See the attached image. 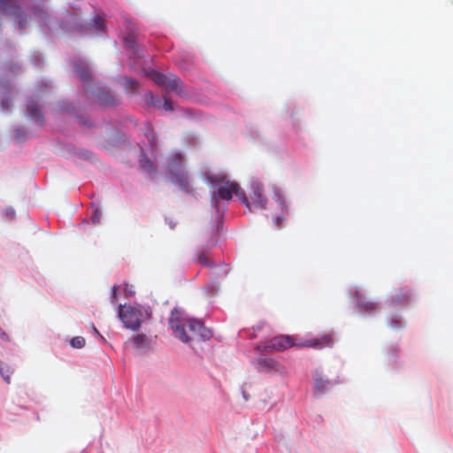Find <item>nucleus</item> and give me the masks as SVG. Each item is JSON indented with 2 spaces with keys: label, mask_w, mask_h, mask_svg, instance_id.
Wrapping results in <instances>:
<instances>
[{
  "label": "nucleus",
  "mask_w": 453,
  "mask_h": 453,
  "mask_svg": "<svg viewBox=\"0 0 453 453\" xmlns=\"http://www.w3.org/2000/svg\"><path fill=\"white\" fill-rule=\"evenodd\" d=\"M19 69H20V66L19 65L15 64L13 65H12L11 72H12L13 73H18Z\"/></svg>",
  "instance_id": "33"
},
{
  "label": "nucleus",
  "mask_w": 453,
  "mask_h": 453,
  "mask_svg": "<svg viewBox=\"0 0 453 453\" xmlns=\"http://www.w3.org/2000/svg\"><path fill=\"white\" fill-rule=\"evenodd\" d=\"M144 136L148 145L147 148L140 145V165L144 172L150 174L156 172L152 160L156 157V138L150 123L145 125Z\"/></svg>",
  "instance_id": "8"
},
{
  "label": "nucleus",
  "mask_w": 453,
  "mask_h": 453,
  "mask_svg": "<svg viewBox=\"0 0 453 453\" xmlns=\"http://www.w3.org/2000/svg\"><path fill=\"white\" fill-rule=\"evenodd\" d=\"M101 216H102L101 211L98 208H96L94 210L93 215L91 217V223L93 225L98 224L100 222Z\"/></svg>",
  "instance_id": "29"
},
{
  "label": "nucleus",
  "mask_w": 453,
  "mask_h": 453,
  "mask_svg": "<svg viewBox=\"0 0 453 453\" xmlns=\"http://www.w3.org/2000/svg\"><path fill=\"white\" fill-rule=\"evenodd\" d=\"M118 81L128 93H136L139 87V83L136 80L127 76L119 77Z\"/></svg>",
  "instance_id": "21"
},
{
  "label": "nucleus",
  "mask_w": 453,
  "mask_h": 453,
  "mask_svg": "<svg viewBox=\"0 0 453 453\" xmlns=\"http://www.w3.org/2000/svg\"><path fill=\"white\" fill-rule=\"evenodd\" d=\"M388 312H390V314L387 318V323L390 328L399 330L406 326V322L402 315L394 313V311H392L390 310H388Z\"/></svg>",
  "instance_id": "20"
},
{
  "label": "nucleus",
  "mask_w": 453,
  "mask_h": 453,
  "mask_svg": "<svg viewBox=\"0 0 453 453\" xmlns=\"http://www.w3.org/2000/svg\"><path fill=\"white\" fill-rule=\"evenodd\" d=\"M197 261L205 266H211L212 263L210 261V259L206 257L205 252H201L197 257Z\"/></svg>",
  "instance_id": "28"
},
{
  "label": "nucleus",
  "mask_w": 453,
  "mask_h": 453,
  "mask_svg": "<svg viewBox=\"0 0 453 453\" xmlns=\"http://www.w3.org/2000/svg\"><path fill=\"white\" fill-rule=\"evenodd\" d=\"M349 296L353 298L355 304V311L361 315L371 316L380 311V306L377 303L366 300L362 289L357 287H352L349 289Z\"/></svg>",
  "instance_id": "10"
},
{
  "label": "nucleus",
  "mask_w": 453,
  "mask_h": 453,
  "mask_svg": "<svg viewBox=\"0 0 453 453\" xmlns=\"http://www.w3.org/2000/svg\"><path fill=\"white\" fill-rule=\"evenodd\" d=\"M412 301V293L407 288H401L397 293L393 294L388 300L387 309L395 311L407 307Z\"/></svg>",
  "instance_id": "13"
},
{
  "label": "nucleus",
  "mask_w": 453,
  "mask_h": 453,
  "mask_svg": "<svg viewBox=\"0 0 453 453\" xmlns=\"http://www.w3.org/2000/svg\"><path fill=\"white\" fill-rule=\"evenodd\" d=\"M150 75L152 81L162 87L166 92H173L179 96L188 97L189 93L182 81L173 73L164 74L157 71H150Z\"/></svg>",
  "instance_id": "7"
},
{
  "label": "nucleus",
  "mask_w": 453,
  "mask_h": 453,
  "mask_svg": "<svg viewBox=\"0 0 453 453\" xmlns=\"http://www.w3.org/2000/svg\"><path fill=\"white\" fill-rule=\"evenodd\" d=\"M272 190L273 193V198L278 203L279 208L282 212V216H277L273 219V225L276 228L281 227V222L285 220L284 215L288 214V203L285 198L284 194L281 189L277 186L273 185L272 187Z\"/></svg>",
  "instance_id": "15"
},
{
  "label": "nucleus",
  "mask_w": 453,
  "mask_h": 453,
  "mask_svg": "<svg viewBox=\"0 0 453 453\" xmlns=\"http://www.w3.org/2000/svg\"><path fill=\"white\" fill-rule=\"evenodd\" d=\"M206 181L212 189L211 192V203L215 213L212 219L214 226L210 233V239L203 246L204 250L212 248L216 245L218 240L215 239V236L222 226L224 213L226 211L227 204L232 200L234 194L239 197L242 203H243L249 210H250L251 203L257 208L263 210L268 209V201L264 195L263 186L258 180H252L250 182V196L251 203L247 198L245 193L241 189L239 184L234 181H231L224 174H207Z\"/></svg>",
  "instance_id": "1"
},
{
  "label": "nucleus",
  "mask_w": 453,
  "mask_h": 453,
  "mask_svg": "<svg viewBox=\"0 0 453 453\" xmlns=\"http://www.w3.org/2000/svg\"><path fill=\"white\" fill-rule=\"evenodd\" d=\"M4 216L9 219H13L15 216V211L12 207H7L4 209Z\"/></svg>",
  "instance_id": "31"
},
{
  "label": "nucleus",
  "mask_w": 453,
  "mask_h": 453,
  "mask_svg": "<svg viewBox=\"0 0 453 453\" xmlns=\"http://www.w3.org/2000/svg\"><path fill=\"white\" fill-rule=\"evenodd\" d=\"M312 378H313V390L316 395L325 394L333 386L332 381L329 380L328 379H326L324 376L323 372L319 369H317L313 372Z\"/></svg>",
  "instance_id": "17"
},
{
  "label": "nucleus",
  "mask_w": 453,
  "mask_h": 453,
  "mask_svg": "<svg viewBox=\"0 0 453 453\" xmlns=\"http://www.w3.org/2000/svg\"><path fill=\"white\" fill-rule=\"evenodd\" d=\"M146 104L157 109H163L166 111H173V107L170 100L164 97L163 99L154 96L151 92H147L144 96Z\"/></svg>",
  "instance_id": "18"
},
{
  "label": "nucleus",
  "mask_w": 453,
  "mask_h": 453,
  "mask_svg": "<svg viewBox=\"0 0 453 453\" xmlns=\"http://www.w3.org/2000/svg\"><path fill=\"white\" fill-rule=\"evenodd\" d=\"M334 343V340L329 335H324L319 338H315L313 340H308L303 342L296 343L293 342V339L290 336L280 335L276 336L270 341L263 343H259L256 346V349L259 352L268 351V350H283L291 346H304V347H311L314 349H322L325 347L332 346Z\"/></svg>",
  "instance_id": "5"
},
{
  "label": "nucleus",
  "mask_w": 453,
  "mask_h": 453,
  "mask_svg": "<svg viewBox=\"0 0 453 453\" xmlns=\"http://www.w3.org/2000/svg\"><path fill=\"white\" fill-rule=\"evenodd\" d=\"M169 326L175 338L188 344L192 349L194 342L207 341L212 336L211 331L200 320L188 317L183 310L179 308L172 311Z\"/></svg>",
  "instance_id": "3"
},
{
  "label": "nucleus",
  "mask_w": 453,
  "mask_h": 453,
  "mask_svg": "<svg viewBox=\"0 0 453 453\" xmlns=\"http://www.w3.org/2000/svg\"><path fill=\"white\" fill-rule=\"evenodd\" d=\"M31 60L35 67H41L43 64V57L39 52H35L31 56Z\"/></svg>",
  "instance_id": "26"
},
{
  "label": "nucleus",
  "mask_w": 453,
  "mask_h": 453,
  "mask_svg": "<svg viewBox=\"0 0 453 453\" xmlns=\"http://www.w3.org/2000/svg\"><path fill=\"white\" fill-rule=\"evenodd\" d=\"M23 0H0V14L12 16L23 30L27 24V14L21 6Z\"/></svg>",
  "instance_id": "9"
},
{
  "label": "nucleus",
  "mask_w": 453,
  "mask_h": 453,
  "mask_svg": "<svg viewBox=\"0 0 453 453\" xmlns=\"http://www.w3.org/2000/svg\"><path fill=\"white\" fill-rule=\"evenodd\" d=\"M35 18L49 30V32L57 31L58 28L69 33H84L87 30V24H84L77 12L68 13L65 19L58 23L52 19L47 10L42 7H35L31 10ZM96 34H103L105 31V24L100 14H96L88 25Z\"/></svg>",
  "instance_id": "2"
},
{
  "label": "nucleus",
  "mask_w": 453,
  "mask_h": 453,
  "mask_svg": "<svg viewBox=\"0 0 453 453\" xmlns=\"http://www.w3.org/2000/svg\"><path fill=\"white\" fill-rule=\"evenodd\" d=\"M40 84L42 85L45 88H50V83L49 81H42L40 82Z\"/></svg>",
  "instance_id": "36"
},
{
  "label": "nucleus",
  "mask_w": 453,
  "mask_h": 453,
  "mask_svg": "<svg viewBox=\"0 0 453 453\" xmlns=\"http://www.w3.org/2000/svg\"><path fill=\"white\" fill-rule=\"evenodd\" d=\"M13 134L16 139L21 140L26 138L27 130L23 127H17L14 128Z\"/></svg>",
  "instance_id": "27"
},
{
  "label": "nucleus",
  "mask_w": 453,
  "mask_h": 453,
  "mask_svg": "<svg viewBox=\"0 0 453 453\" xmlns=\"http://www.w3.org/2000/svg\"><path fill=\"white\" fill-rule=\"evenodd\" d=\"M12 372L13 369L10 365L4 364L0 360V375L2 376L5 382L10 383Z\"/></svg>",
  "instance_id": "23"
},
{
  "label": "nucleus",
  "mask_w": 453,
  "mask_h": 453,
  "mask_svg": "<svg viewBox=\"0 0 453 453\" xmlns=\"http://www.w3.org/2000/svg\"><path fill=\"white\" fill-rule=\"evenodd\" d=\"M242 396L244 398L245 401H248L249 398H250V395L248 393H246L244 390L242 391Z\"/></svg>",
  "instance_id": "37"
},
{
  "label": "nucleus",
  "mask_w": 453,
  "mask_h": 453,
  "mask_svg": "<svg viewBox=\"0 0 453 453\" xmlns=\"http://www.w3.org/2000/svg\"><path fill=\"white\" fill-rule=\"evenodd\" d=\"M254 364L257 365V369L260 372H265L270 373L283 374L285 372L284 367L276 360L265 357L261 354L255 361Z\"/></svg>",
  "instance_id": "14"
},
{
  "label": "nucleus",
  "mask_w": 453,
  "mask_h": 453,
  "mask_svg": "<svg viewBox=\"0 0 453 453\" xmlns=\"http://www.w3.org/2000/svg\"><path fill=\"white\" fill-rule=\"evenodd\" d=\"M72 65L82 82L83 91L88 98L96 100L102 106L108 107L119 104V100L110 89L93 81L91 68L85 59L74 58Z\"/></svg>",
  "instance_id": "4"
},
{
  "label": "nucleus",
  "mask_w": 453,
  "mask_h": 453,
  "mask_svg": "<svg viewBox=\"0 0 453 453\" xmlns=\"http://www.w3.org/2000/svg\"><path fill=\"white\" fill-rule=\"evenodd\" d=\"M0 337L2 340L5 341V342H9V340H10L8 334L4 331L1 332Z\"/></svg>",
  "instance_id": "35"
},
{
  "label": "nucleus",
  "mask_w": 453,
  "mask_h": 453,
  "mask_svg": "<svg viewBox=\"0 0 453 453\" xmlns=\"http://www.w3.org/2000/svg\"><path fill=\"white\" fill-rule=\"evenodd\" d=\"M125 48L130 58V68L135 71L142 67V52L138 48L134 35L128 34L124 40Z\"/></svg>",
  "instance_id": "12"
},
{
  "label": "nucleus",
  "mask_w": 453,
  "mask_h": 453,
  "mask_svg": "<svg viewBox=\"0 0 453 453\" xmlns=\"http://www.w3.org/2000/svg\"><path fill=\"white\" fill-rule=\"evenodd\" d=\"M119 317L126 328L138 330L142 321L141 310L133 306L119 305Z\"/></svg>",
  "instance_id": "11"
},
{
  "label": "nucleus",
  "mask_w": 453,
  "mask_h": 453,
  "mask_svg": "<svg viewBox=\"0 0 453 453\" xmlns=\"http://www.w3.org/2000/svg\"><path fill=\"white\" fill-rule=\"evenodd\" d=\"M70 344L73 348L81 349L85 345V339L82 336H75L70 341Z\"/></svg>",
  "instance_id": "25"
},
{
  "label": "nucleus",
  "mask_w": 453,
  "mask_h": 453,
  "mask_svg": "<svg viewBox=\"0 0 453 453\" xmlns=\"http://www.w3.org/2000/svg\"><path fill=\"white\" fill-rule=\"evenodd\" d=\"M4 91L1 96V111L3 112L9 111L12 108V100L10 96L11 88L8 85L7 87H4Z\"/></svg>",
  "instance_id": "22"
},
{
  "label": "nucleus",
  "mask_w": 453,
  "mask_h": 453,
  "mask_svg": "<svg viewBox=\"0 0 453 453\" xmlns=\"http://www.w3.org/2000/svg\"><path fill=\"white\" fill-rule=\"evenodd\" d=\"M167 170L171 175V180L180 190L190 193V177L185 169V159L181 153L173 152L168 157Z\"/></svg>",
  "instance_id": "6"
},
{
  "label": "nucleus",
  "mask_w": 453,
  "mask_h": 453,
  "mask_svg": "<svg viewBox=\"0 0 453 453\" xmlns=\"http://www.w3.org/2000/svg\"><path fill=\"white\" fill-rule=\"evenodd\" d=\"M168 224H169V226H170L171 229L174 228V226H175L174 223H173L172 221H169Z\"/></svg>",
  "instance_id": "38"
},
{
  "label": "nucleus",
  "mask_w": 453,
  "mask_h": 453,
  "mask_svg": "<svg viewBox=\"0 0 453 453\" xmlns=\"http://www.w3.org/2000/svg\"><path fill=\"white\" fill-rule=\"evenodd\" d=\"M38 96L30 97L27 101V116L35 124L42 126L44 123V117L41 111L38 104Z\"/></svg>",
  "instance_id": "16"
},
{
  "label": "nucleus",
  "mask_w": 453,
  "mask_h": 453,
  "mask_svg": "<svg viewBox=\"0 0 453 453\" xmlns=\"http://www.w3.org/2000/svg\"><path fill=\"white\" fill-rule=\"evenodd\" d=\"M134 349L141 353H146L153 348L152 338L144 334H138L131 340Z\"/></svg>",
  "instance_id": "19"
},
{
  "label": "nucleus",
  "mask_w": 453,
  "mask_h": 453,
  "mask_svg": "<svg viewBox=\"0 0 453 453\" xmlns=\"http://www.w3.org/2000/svg\"><path fill=\"white\" fill-rule=\"evenodd\" d=\"M118 288L119 287L118 286H113L112 287V289H111V303H114L116 298H117V291H118Z\"/></svg>",
  "instance_id": "32"
},
{
  "label": "nucleus",
  "mask_w": 453,
  "mask_h": 453,
  "mask_svg": "<svg viewBox=\"0 0 453 453\" xmlns=\"http://www.w3.org/2000/svg\"><path fill=\"white\" fill-rule=\"evenodd\" d=\"M93 330H94V332H95L96 334H98L101 338H103V337L100 335V334H99V332L97 331V329H96L94 326H93Z\"/></svg>",
  "instance_id": "39"
},
{
  "label": "nucleus",
  "mask_w": 453,
  "mask_h": 453,
  "mask_svg": "<svg viewBox=\"0 0 453 453\" xmlns=\"http://www.w3.org/2000/svg\"><path fill=\"white\" fill-rule=\"evenodd\" d=\"M125 292L127 296H131L134 293V291L131 288H129L127 284L126 285Z\"/></svg>",
  "instance_id": "34"
},
{
  "label": "nucleus",
  "mask_w": 453,
  "mask_h": 453,
  "mask_svg": "<svg viewBox=\"0 0 453 453\" xmlns=\"http://www.w3.org/2000/svg\"><path fill=\"white\" fill-rule=\"evenodd\" d=\"M58 111L71 113L74 111V106L70 102L63 100L58 102Z\"/></svg>",
  "instance_id": "24"
},
{
  "label": "nucleus",
  "mask_w": 453,
  "mask_h": 453,
  "mask_svg": "<svg viewBox=\"0 0 453 453\" xmlns=\"http://www.w3.org/2000/svg\"><path fill=\"white\" fill-rule=\"evenodd\" d=\"M204 291L210 295H214L219 291V286L215 283H211L204 287Z\"/></svg>",
  "instance_id": "30"
}]
</instances>
